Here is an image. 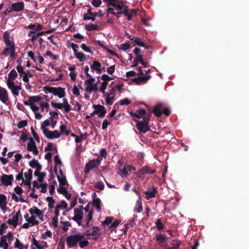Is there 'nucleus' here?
Masks as SVG:
<instances>
[{
    "mask_svg": "<svg viewBox=\"0 0 249 249\" xmlns=\"http://www.w3.org/2000/svg\"><path fill=\"white\" fill-rule=\"evenodd\" d=\"M150 120L149 115H147L143 118L142 121L135 120L136 127L140 133H145L150 129L148 123Z\"/></svg>",
    "mask_w": 249,
    "mask_h": 249,
    "instance_id": "f257e3e1",
    "label": "nucleus"
},
{
    "mask_svg": "<svg viewBox=\"0 0 249 249\" xmlns=\"http://www.w3.org/2000/svg\"><path fill=\"white\" fill-rule=\"evenodd\" d=\"M85 238L84 235L75 234L69 236L66 239L68 246L69 248L75 247L80 240Z\"/></svg>",
    "mask_w": 249,
    "mask_h": 249,
    "instance_id": "f03ea898",
    "label": "nucleus"
},
{
    "mask_svg": "<svg viewBox=\"0 0 249 249\" xmlns=\"http://www.w3.org/2000/svg\"><path fill=\"white\" fill-rule=\"evenodd\" d=\"M101 234L100 228L97 226H94L92 227L91 232H90L89 230H87L84 235L87 237L92 236V240H97L101 236Z\"/></svg>",
    "mask_w": 249,
    "mask_h": 249,
    "instance_id": "7ed1b4c3",
    "label": "nucleus"
},
{
    "mask_svg": "<svg viewBox=\"0 0 249 249\" xmlns=\"http://www.w3.org/2000/svg\"><path fill=\"white\" fill-rule=\"evenodd\" d=\"M102 161V158L98 157L96 159L92 160L86 163L84 172L88 174L90 170L97 166L99 165Z\"/></svg>",
    "mask_w": 249,
    "mask_h": 249,
    "instance_id": "20e7f679",
    "label": "nucleus"
},
{
    "mask_svg": "<svg viewBox=\"0 0 249 249\" xmlns=\"http://www.w3.org/2000/svg\"><path fill=\"white\" fill-rule=\"evenodd\" d=\"M130 115L133 117H136L139 119L142 118L144 117H146L147 115H149V118L150 117L151 114V113H146L145 109L141 108L137 110L135 112L131 111L129 113Z\"/></svg>",
    "mask_w": 249,
    "mask_h": 249,
    "instance_id": "39448f33",
    "label": "nucleus"
},
{
    "mask_svg": "<svg viewBox=\"0 0 249 249\" xmlns=\"http://www.w3.org/2000/svg\"><path fill=\"white\" fill-rule=\"evenodd\" d=\"M0 181L5 186L11 185L14 180L12 175L2 174L0 178Z\"/></svg>",
    "mask_w": 249,
    "mask_h": 249,
    "instance_id": "423d86ee",
    "label": "nucleus"
},
{
    "mask_svg": "<svg viewBox=\"0 0 249 249\" xmlns=\"http://www.w3.org/2000/svg\"><path fill=\"white\" fill-rule=\"evenodd\" d=\"M93 107L94 108L97 115L99 118H103L107 113V110L104 106L100 105H94Z\"/></svg>",
    "mask_w": 249,
    "mask_h": 249,
    "instance_id": "0eeeda50",
    "label": "nucleus"
},
{
    "mask_svg": "<svg viewBox=\"0 0 249 249\" xmlns=\"http://www.w3.org/2000/svg\"><path fill=\"white\" fill-rule=\"evenodd\" d=\"M74 214V216L71 219L75 221L79 226H81V221L83 218V212H80L77 208H75Z\"/></svg>",
    "mask_w": 249,
    "mask_h": 249,
    "instance_id": "6e6552de",
    "label": "nucleus"
},
{
    "mask_svg": "<svg viewBox=\"0 0 249 249\" xmlns=\"http://www.w3.org/2000/svg\"><path fill=\"white\" fill-rule=\"evenodd\" d=\"M43 134L47 138L50 140L58 138L60 136V134L57 130L51 131L48 129H45L44 130Z\"/></svg>",
    "mask_w": 249,
    "mask_h": 249,
    "instance_id": "1a4fd4ad",
    "label": "nucleus"
},
{
    "mask_svg": "<svg viewBox=\"0 0 249 249\" xmlns=\"http://www.w3.org/2000/svg\"><path fill=\"white\" fill-rule=\"evenodd\" d=\"M13 240V234L11 232H9L7 235L2 236L0 238V244L2 246L4 244H11Z\"/></svg>",
    "mask_w": 249,
    "mask_h": 249,
    "instance_id": "9d476101",
    "label": "nucleus"
},
{
    "mask_svg": "<svg viewBox=\"0 0 249 249\" xmlns=\"http://www.w3.org/2000/svg\"><path fill=\"white\" fill-rule=\"evenodd\" d=\"M6 84L8 88L11 90L13 95L17 96L19 95V91L21 89V86L15 85L14 83L10 82L8 84Z\"/></svg>",
    "mask_w": 249,
    "mask_h": 249,
    "instance_id": "9b49d317",
    "label": "nucleus"
},
{
    "mask_svg": "<svg viewBox=\"0 0 249 249\" xmlns=\"http://www.w3.org/2000/svg\"><path fill=\"white\" fill-rule=\"evenodd\" d=\"M151 78L150 75H139L138 77L133 78L132 81L137 85L145 83Z\"/></svg>",
    "mask_w": 249,
    "mask_h": 249,
    "instance_id": "f8f14e48",
    "label": "nucleus"
},
{
    "mask_svg": "<svg viewBox=\"0 0 249 249\" xmlns=\"http://www.w3.org/2000/svg\"><path fill=\"white\" fill-rule=\"evenodd\" d=\"M8 93L6 89L0 86V101L4 104H7L8 101Z\"/></svg>",
    "mask_w": 249,
    "mask_h": 249,
    "instance_id": "ddd939ff",
    "label": "nucleus"
},
{
    "mask_svg": "<svg viewBox=\"0 0 249 249\" xmlns=\"http://www.w3.org/2000/svg\"><path fill=\"white\" fill-rule=\"evenodd\" d=\"M139 11V9H133L130 10V12L128 11L127 7H125L123 11V14L126 17H127L128 20H131L132 18L137 15V12Z\"/></svg>",
    "mask_w": 249,
    "mask_h": 249,
    "instance_id": "4468645a",
    "label": "nucleus"
},
{
    "mask_svg": "<svg viewBox=\"0 0 249 249\" xmlns=\"http://www.w3.org/2000/svg\"><path fill=\"white\" fill-rule=\"evenodd\" d=\"M157 193V188L156 187L153 186L151 188H149L145 192L146 199L149 200L151 198L155 197Z\"/></svg>",
    "mask_w": 249,
    "mask_h": 249,
    "instance_id": "2eb2a0df",
    "label": "nucleus"
},
{
    "mask_svg": "<svg viewBox=\"0 0 249 249\" xmlns=\"http://www.w3.org/2000/svg\"><path fill=\"white\" fill-rule=\"evenodd\" d=\"M20 214V211L18 210L15 214L13 215L12 218L11 219H9L7 222L8 224L11 225H13L14 227H16L18 225V217L19 215Z\"/></svg>",
    "mask_w": 249,
    "mask_h": 249,
    "instance_id": "dca6fc26",
    "label": "nucleus"
},
{
    "mask_svg": "<svg viewBox=\"0 0 249 249\" xmlns=\"http://www.w3.org/2000/svg\"><path fill=\"white\" fill-rule=\"evenodd\" d=\"M24 3L23 1L16 2L13 3L11 6V9L12 11L20 12L23 10Z\"/></svg>",
    "mask_w": 249,
    "mask_h": 249,
    "instance_id": "f3484780",
    "label": "nucleus"
},
{
    "mask_svg": "<svg viewBox=\"0 0 249 249\" xmlns=\"http://www.w3.org/2000/svg\"><path fill=\"white\" fill-rule=\"evenodd\" d=\"M53 94L54 95L57 96L60 98H63L66 95L65 88L54 87Z\"/></svg>",
    "mask_w": 249,
    "mask_h": 249,
    "instance_id": "a211bd4d",
    "label": "nucleus"
},
{
    "mask_svg": "<svg viewBox=\"0 0 249 249\" xmlns=\"http://www.w3.org/2000/svg\"><path fill=\"white\" fill-rule=\"evenodd\" d=\"M57 192L59 194L63 195L67 199L70 200L71 199V194L69 193L64 186H59V188H57Z\"/></svg>",
    "mask_w": 249,
    "mask_h": 249,
    "instance_id": "6ab92c4d",
    "label": "nucleus"
},
{
    "mask_svg": "<svg viewBox=\"0 0 249 249\" xmlns=\"http://www.w3.org/2000/svg\"><path fill=\"white\" fill-rule=\"evenodd\" d=\"M9 33L7 32H5L4 33L3 38L5 42V44L8 47H15L14 43L13 41H11L10 39Z\"/></svg>",
    "mask_w": 249,
    "mask_h": 249,
    "instance_id": "aec40b11",
    "label": "nucleus"
},
{
    "mask_svg": "<svg viewBox=\"0 0 249 249\" xmlns=\"http://www.w3.org/2000/svg\"><path fill=\"white\" fill-rule=\"evenodd\" d=\"M162 107L163 104L161 103H159L154 107L152 112L156 116L160 117L161 116L162 112L161 109Z\"/></svg>",
    "mask_w": 249,
    "mask_h": 249,
    "instance_id": "412c9836",
    "label": "nucleus"
},
{
    "mask_svg": "<svg viewBox=\"0 0 249 249\" xmlns=\"http://www.w3.org/2000/svg\"><path fill=\"white\" fill-rule=\"evenodd\" d=\"M140 174H154L156 172V170L154 169H151L148 166H145L141 168L139 171Z\"/></svg>",
    "mask_w": 249,
    "mask_h": 249,
    "instance_id": "4be33fe9",
    "label": "nucleus"
},
{
    "mask_svg": "<svg viewBox=\"0 0 249 249\" xmlns=\"http://www.w3.org/2000/svg\"><path fill=\"white\" fill-rule=\"evenodd\" d=\"M18 77V73L15 69L12 70L8 74V78L7 80L6 84L9 82L14 83V81Z\"/></svg>",
    "mask_w": 249,
    "mask_h": 249,
    "instance_id": "5701e85b",
    "label": "nucleus"
},
{
    "mask_svg": "<svg viewBox=\"0 0 249 249\" xmlns=\"http://www.w3.org/2000/svg\"><path fill=\"white\" fill-rule=\"evenodd\" d=\"M101 67L102 65L101 63L97 61H94L92 65L90 67V69L92 71H95L98 73H100L102 71Z\"/></svg>",
    "mask_w": 249,
    "mask_h": 249,
    "instance_id": "b1692460",
    "label": "nucleus"
},
{
    "mask_svg": "<svg viewBox=\"0 0 249 249\" xmlns=\"http://www.w3.org/2000/svg\"><path fill=\"white\" fill-rule=\"evenodd\" d=\"M155 238L158 244L161 245L166 242L167 237L166 234H159L155 236Z\"/></svg>",
    "mask_w": 249,
    "mask_h": 249,
    "instance_id": "393cba45",
    "label": "nucleus"
},
{
    "mask_svg": "<svg viewBox=\"0 0 249 249\" xmlns=\"http://www.w3.org/2000/svg\"><path fill=\"white\" fill-rule=\"evenodd\" d=\"M43 26L39 24H30L28 26H26L25 28L27 29H31L34 30V31H35L36 32V31H40L43 28Z\"/></svg>",
    "mask_w": 249,
    "mask_h": 249,
    "instance_id": "a878e982",
    "label": "nucleus"
},
{
    "mask_svg": "<svg viewBox=\"0 0 249 249\" xmlns=\"http://www.w3.org/2000/svg\"><path fill=\"white\" fill-rule=\"evenodd\" d=\"M94 44L98 45L100 46L101 47H102V48H103L104 49L107 50V52L110 54H111V55L115 54V53L113 51L109 49L108 48V47L106 45L103 44L100 40H94Z\"/></svg>",
    "mask_w": 249,
    "mask_h": 249,
    "instance_id": "bb28decb",
    "label": "nucleus"
},
{
    "mask_svg": "<svg viewBox=\"0 0 249 249\" xmlns=\"http://www.w3.org/2000/svg\"><path fill=\"white\" fill-rule=\"evenodd\" d=\"M29 142L27 144V149L29 151H33L36 148V145L34 142L33 139L31 137L29 139Z\"/></svg>",
    "mask_w": 249,
    "mask_h": 249,
    "instance_id": "cd10ccee",
    "label": "nucleus"
},
{
    "mask_svg": "<svg viewBox=\"0 0 249 249\" xmlns=\"http://www.w3.org/2000/svg\"><path fill=\"white\" fill-rule=\"evenodd\" d=\"M181 241L178 240H173V242L171 243L172 246L170 247H168L167 249H178L181 244Z\"/></svg>",
    "mask_w": 249,
    "mask_h": 249,
    "instance_id": "c85d7f7f",
    "label": "nucleus"
},
{
    "mask_svg": "<svg viewBox=\"0 0 249 249\" xmlns=\"http://www.w3.org/2000/svg\"><path fill=\"white\" fill-rule=\"evenodd\" d=\"M6 205V197L3 194H0V207L4 209Z\"/></svg>",
    "mask_w": 249,
    "mask_h": 249,
    "instance_id": "c756f323",
    "label": "nucleus"
},
{
    "mask_svg": "<svg viewBox=\"0 0 249 249\" xmlns=\"http://www.w3.org/2000/svg\"><path fill=\"white\" fill-rule=\"evenodd\" d=\"M142 199H138L136 202L135 210L137 213H140L142 210Z\"/></svg>",
    "mask_w": 249,
    "mask_h": 249,
    "instance_id": "7c9ffc66",
    "label": "nucleus"
},
{
    "mask_svg": "<svg viewBox=\"0 0 249 249\" xmlns=\"http://www.w3.org/2000/svg\"><path fill=\"white\" fill-rule=\"evenodd\" d=\"M97 17H98V15L96 13H94V15H89V14H84L83 15V20H91L92 21H94Z\"/></svg>",
    "mask_w": 249,
    "mask_h": 249,
    "instance_id": "2f4dec72",
    "label": "nucleus"
},
{
    "mask_svg": "<svg viewBox=\"0 0 249 249\" xmlns=\"http://www.w3.org/2000/svg\"><path fill=\"white\" fill-rule=\"evenodd\" d=\"M99 26L97 24L90 23L85 25V29L88 31H92L93 30H98Z\"/></svg>",
    "mask_w": 249,
    "mask_h": 249,
    "instance_id": "473e14b6",
    "label": "nucleus"
},
{
    "mask_svg": "<svg viewBox=\"0 0 249 249\" xmlns=\"http://www.w3.org/2000/svg\"><path fill=\"white\" fill-rule=\"evenodd\" d=\"M57 178L59 183V186H64L67 184V180L66 176L60 177V176L57 175Z\"/></svg>",
    "mask_w": 249,
    "mask_h": 249,
    "instance_id": "72a5a7b5",
    "label": "nucleus"
},
{
    "mask_svg": "<svg viewBox=\"0 0 249 249\" xmlns=\"http://www.w3.org/2000/svg\"><path fill=\"white\" fill-rule=\"evenodd\" d=\"M75 56L80 62H83L86 59L85 54L82 52H77L74 53Z\"/></svg>",
    "mask_w": 249,
    "mask_h": 249,
    "instance_id": "f704fd0d",
    "label": "nucleus"
},
{
    "mask_svg": "<svg viewBox=\"0 0 249 249\" xmlns=\"http://www.w3.org/2000/svg\"><path fill=\"white\" fill-rule=\"evenodd\" d=\"M113 6L115 7V8H116V9H118V10H120V11H123L125 7H127L126 6L124 5L123 3L119 2L117 0L116 1V2H115L114 5H113Z\"/></svg>",
    "mask_w": 249,
    "mask_h": 249,
    "instance_id": "c9c22d12",
    "label": "nucleus"
},
{
    "mask_svg": "<svg viewBox=\"0 0 249 249\" xmlns=\"http://www.w3.org/2000/svg\"><path fill=\"white\" fill-rule=\"evenodd\" d=\"M119 174L123 178L126 177L128 175V171L126 167L125 166L122 169H119Z\"/></svg>",
    "mask_w": 249,
    "mask_h": 249,
    "instance_id": "e433bc0d",
    "label": "nucleus"
},
{
    "mask_svg": "<svg viewBox=\"0 0 249 249\" xmlns=\"http://www.w3.org/2000/svg\"><path fill=\"white\" fill-rule=\"evenodd\" d=\"M36 216L35 215H32L29 219V221L28 222L30 223V226H33L34 225H37L39 223V222L36 220Z\"/></svg>",
    "mask_w": 249,
    "mask_h": 249,
    "instance_id": "4c0bfd02",
    "label": "nucleus"
},
{
    "mask_svg": "<svg viewBox=\"0 0 249 249\" xmlns=\"http://www.w3.org/2000/svg\"><path fill=\"white\" fill-rule=\"evenodd\" d=\"M62 104L65 106V111L66 112H69L71 110V107L68 102V100L66 98L63 99Z\"/></svg>",
    "mask_w": 249,
    "mask_h": 249,
    "instance_id": "58836bf2",
    "label": "nucleus"
},
{
    "mask_svg": "<svg viewBox=\"0 0 249 249\" xmlns=\"http://www.w3.org/2000/svg\"><path fill=\"white\" fill-rule=\"evenodd\" d=\"M85 81V84L87 86L86 88H91L92 86L93 82L95 81V78L92 77Z\"/></svg>",
    "mask_w": 249,
    "mask_h": 249,
    "instance_id": "ea45409f",
    "label": "nucleus"
},
{
    "mask_svg": "<svg viewBox=\"0 0 249 249\" xmlns=\"http://www.w3.org/2000/svg\"><path fill=\"white\" fill-rule=\"evenodd\" d=\"M92 205L97 209H101V200L99 198L93 199Z\"/></svg>",
    "mask_w": 249,
    "mask_h": 249,
    "instance_id": "a19ab883",
    "label": "nucleus"
},
{
    "mask_svg": "<svg viewBox=\"0 0 249 249\" xmlns=\"http://www.w3.org/2000/svg\"><path fill=\"white\" fill-rule=\"evenodd\" d=\"M47 201L48 202V207L49 209H52L55 203L54 200L52 196H48L46 198Z\"/></svg>",
    "mask_w": 249,
    "mask_h": 249,
    "instance_id": "79ce46f5",
    "label": "nucleus"
},
{
    "mask_svg": "<svg viewBox=\"0 0 249 249\" xmlns=\"http://www.w3.org/2000/svg\"><path fill=\"white\" fill-rule=\"evenodd\" d=\"M42 99L41 97L39 96H34L29 97V101L31 102L32 104H35V102L40 101Z\"/></svg>",
    "mask_w": 249,
    "mask_h": 249,
    "instance_id": "37998d69",
    "label": "nucleus"
},
{
    "mask_svg": "<svg viewBox=\"0 0 249 249\" xmlns=\"http://www.w3.org/2000/svg\"><path fill=\"white\" fill-rule=\"evenodd\" d=\"M94 186L95 188L99 189L100 190H103L105 188V185L103 182H102L101 181H99L95 182Z\"/></svg>",
    "mask_w": 249,
    "mask_h": 249,
    "instance_id": "c03bdc74",
    "label": "nucleus"
},
{
    "mask_svg": "<svg viewBox=\"0 0 249 249\" xmlns=\"http://www.w3.org/2000/svg\"><path fill=\"white\" fill-rule=\"evenodd\" d=\"M155 225L158 231H161L164 228L163 223L161 222V219L159 218L155 222Z\"/></svg>",
    "mask_w": 249,
    "mask_h": 249,
    "instance_id": "a18cd8bd",
    "label": "nucleus"
},
{
    "mask_svg": "<svg viewBox=\"0 0 249 249\" xmlns=\"http://www.w3.org/2000/svg\"><path fill=\"white\" fill-rule=\"evenodd\" d=\"M130 48V45L128 43H125L124 44H122L120 47L119 50L123 51H126L127 50H128Z\"/></svg>",
    "mask_w": 249,
    "mask_h": 249,
    "instance_id": "49530a36",
    "label": "nucleus"
},
{
    "mask_svg": "<svg viewBox=\"0 0 249 249\" xmlns=\"http://www.w3.org/2000/svg\"><path fill=\"white\" fill-rule=\"evenodd\" d=\"M51 105L52 107L55 108H57L58 109H62L64 108L65 109V106L62 103H56L54 101H52L51 102Z\"/></svg>",
    "mask_w": 249,
    "mask_h": 249,
    "instance_id": "de8ad7c7",
    "label": "nucleus"
},
{
    "mask_svg": "<svg viewBox=\"0 0 249 249\" xmlns=\"http://www.w3.org/2000/svg\"><path fill=\"white\" fill-rule=\"evenodd\" d=\"M56 207H57V208L60 209H65L67 208L68 207V204L65 200L61 201V202L57 205Z\"/></svg>",
    "mask_w": 249,
    "mask_h": 249,
    "instance_id": "09e8293b",
    "label": "nucleus"
},
{
    "mask_svg": "<svg viewBox=\"0 0 249 249\" xmlns=\"http://www.w3.org/2000/svg\"><path fill=\"white\" fill-rule=\"evenodd\" d=\"M113 220V218L112 217L107 216L106 217V219L102 222V224L103 225H109V224L112 223Z\"/></svg>",
    "mask_w": 249,
    "mask_h": 249,
    "instance_id": "8fccbe9b",
    "label": "nucleus"
},
{
    "mask_svg": "<svg viewBox=\"0 0 249 249\" xmlns=\"http://www.w3.org/2000/svg\"><path fill=\"white\" fill-rule=\"evenodd\" d=\"M60 223H62L63 225H64V226L63 227V228H62V230L64 231H67L68 230V227H71V224L70 223V222H69L68 221H65V222L60 221Z\"/></svg>",
    "mask_w": 249,
    "mask_h": 249,
    "instance_id": "3c124183",
    "label": "nucleus"
},
{
    "mask_svg": "<svg viewBox=\"0 0 249 249\" xmlns=\"http://www.w3.org/2000/svg\"><path fill=\"white\" fill-rule=\"evenodd\" d=\"M133 41L136 45H138L139 46L142 47L145 46L144 43L143 42L139 37L134 38Z\"/></svg>",
    "mask_w": 249,
    "mask_h": 249,
    "instance_id": "603ef678",
    "label": "nucleus"
},
{
    "mask_svg": "<svg viewBox=\"0 0 249 249\" xmlns=\"http://www.w3.org/2000/svg\"><path fill=\"white\" fill-rule=\"evenodd\" d=\"M33 170L31 169H29L28 173H25L24 177L28 180H31L32 178Z\"/></svg>",
    "mask_w": 249,
    "mask_h": 249,
    "instance_id": "864d4df0",
    "label": "nucleus"
},
{
    "mask_svg": "<svg viewBox=\"0 0 249 249\" xmlns=\"http://www.w3.org/2000/svg\"><path fill=\"white\" fill-rule=\"evenodd\" d=\"M50 122L49 120H46L42 123L41 128L42 129L43 133L44 132V130L48 129L47 128H46V127L50 125Z\"/></svg>",
    "mask_w": 249,
    "mask_h": 249,
    "instance_id": "5fc2aeb1",
    "label": "nucleus"
},
{
    "mask_svg": "<svg viewBox=\"0 0 249 249\" xmlns=\"http://www.w3.org/2000/svg\"><path fill=\"white\" fill-rule=\"evenodd\" d=\"M106 97V102L107 105H112L113 103V99L114 97L113 96L112 97L110 96H105Z\"/></svg>",
    "mask_w": 249,
    "mask_h": 249,
    "instance_id": "6e6d98bb",
    "label": "nucleus"
},
{
    "mask_svg": "<svg viewBox=\"0 0 249 249\" xmlns=\"http://www.w3.org/2000/svg\"><path fill=\"white\" fill-rule=\"evenodd\" d=\"M107 84L108 82H103L101 84V87L100 89V91L102 92L104 95V94H106L105 90L107 89Z\"/></svg>",
    "mask_w": 249,
    "mask_h": 249,
    "instance_id": "4d7b16f0",
    "label": "nucleus"
},
{
    "mask_svg": "<svg viewBox=\"0 0 249 249\" xmlns=\"http://www.w3.org/2000/svg\"><path fill=\"white\" fill-rule=\"evenodd\" d=\"M89 242L88 240H80L79 241V247L81 248H84L89 245Z\"/></svg>",
    "mask_w": 249,
    "mask_h": 249,
    "instance_id": "13d9d810",
    "label": "nucleus"
},
{
    "mask_svg": "<svg viewBox=\"0 0 249 249\" xmlns=\"http://www.w3.org/2000/svg\"><path fill=\"white\" fill-rule=\"evenodd\" d=\"M131 101L127 98L123 99L119 101V104L121 106L128 105L131 103Z\"/></svg>",
    "mask_w": 249,
    "mask_h": 249,
    "instance_id": "bf43d9fd",
    "label": "nucleus"
},
{
    "mask_svg": "<svg viewBox=\"0 0 249 249\" xmlns=\"http://www.w3.org/2000/svg\"><path fill=\"white\" fill-rule=\"evenodd\" d=\"M14 247L15 248H17L18 249H23V245L21 243V242L18 239H17L15 243Z\"/></svg>",
    "mask_w": 249,
    "mask_h": 249,
    "instance_id": "052dcab7",
    "label": "nucleus"
},
{
    "mask_svg": "<svg viewBox=\"0 0 249 249\" xmlns=\"http://www.w3.org/2000/svg\"><path fill=\"white\" fill-rule=\"evenodd\" d=\"M46 174L45 172H40L39 173V174H38V176H36L38 177L37 181L42 182L44 178L46 177Z\"/></svg>",
    "mask_w": 249,
    "mask_h": 249,
    "instance_id": "680f3d73",
    "label": "nucleus"
},
{
    "mask_svg": "<svg viewBox=\"0 0 249 249\" xmlns=\"http://www.w3.org/2000/svg\"><path fill=\"white\" fill-rule=\"evenodd\" d=\"M97 90V85L96 84H94L92 85V86L91 88H86L85 90L88 92L91 93L93 90Z\"/></svg>",
    "mask_w": 249,
    "mask_h": 249,
    "instance_id": "e2e57ef3",
    "label": "nucleus"
},
{
    "mask_svg": "<svg viewBox=\"0 0 249 249\" xmlns=\"http://www.w3.org/2000/svg\"><path fill=\"white\" fill-rule=\"evenodd\" d=\"M81 48L85 52L90 53L92 54L93 52L91 50V49L87 46L85 44L83 43L81 45Z\"/></svg>",
    "mask_w": 249,
    "mask_h": 249,
    "instance_id": "0e129e2a",
    "label": "nucleus"
},
{
    "mask_svg": "<svg viewBox=\"0 0 249 249\" xmlns=\"http://www.w3.org/2000/svg\"><path fill=\"white\" fill-rule=\"evenodd\" d=\"M17 70L19 73V76L20 77L22 76V74H24L25 71H24L23 68L20 65H18L17 67Z\"/></svg>",
    "mask_w": 249,
    "mask_h": 249,
    "instance_id": "69168bd1",
    "label": "nucleus"
},
{
    "mask_svg": "<svg viewBox=\"0 0 249 249\" xmlns=\"http://www.w3.org/2000/svg\"><path fill=\"white\" fill-rule=\"evenodd\" d=\"M27 125V121L26 120H22L19 122L18 124V128H22Z\"/></svg>",
    "mask_w": 249,
    "mask_h": 249,
    "instance_id": "338daca9",
    "label": "nucleus"
},
{
    "mask_svg": "<svg viewBox=\"0 0 249 249\" xmlns=\"http://www.w3.org/2000/svg\"><path fill=\"white\" fill-rule=\"evenodd\" d=\"M38 163H39V162H38V160H36L34 158V159H33L29 162V165L32 168H34L36 166V165L37 164H38Z\"/></svg>",
    "mask_w": 249,
    "mask_h": 249,
    "instance_id": "774afa93",
    "label": "nucleus"
}]
</instances>
